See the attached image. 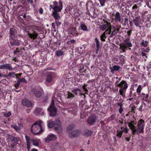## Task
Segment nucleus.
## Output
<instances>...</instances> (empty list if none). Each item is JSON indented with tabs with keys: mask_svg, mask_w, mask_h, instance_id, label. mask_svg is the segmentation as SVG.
<instances>
[{
	"mask_svg": "<svg viewBox=\"0 0 151 151\" xmlns=\"http://www.w3.org/2000/svg\"><path fill=\"white\" fill-rule=\"evenodd\" d=\"M55 126H56L54 129L56 132L59 134H60L62 132L61 128L62 124L60 121L58 119H56L54 121H51L48 123L47 126L49 128H53Z\"/></svg>",
	"mask_w": 151,
	"mask_h": 151,
	"instance_id": "1",
	"label": "nucleus"
},
{
	"mask_svg": "<svg viewBox=\"0 0 151 151\" xmlns=\"http://www.w3.org/2000/svg\"><path fill=\"white\" fill-rule=\"evenodd\" d=\"M43 131L41 126V121H37L32 124L31 127V132L35 135H37Z\"/></svg>",
	"mask_w": 151,
	"mask_h": 151,
	"instance_id": "2",
	"label": "nucleus"
},
{
	"mask_svg": "<svg viewBox=\"0 0 151 151\" xmlns=\"http://www.w3.org/2000/svg\"><path fill=\"white\" fill-rule=\"evenodd\" d=\"M145 121L142 119H140L138 121L137 125V128H134L133 134H139L144 132V127L145 125Z\"/></svg>",
	"mask_w": 151,
	"mask_h": 151,
	"instance_id": "3",
	"label": "nucleus"
},
{
	"mask_svg": "<svg viewBox=\"0 0 151 151\" xmlns=\"http://www.w3.org/2000/svg\"><path fill=\"white\" fill-rule=\"evenodd\" d=\"M117 86L120 88L119 91V94L122 96L123 98H124L125 97V93L128 87L127 82L122 80L120 83L117 85Z\"/></svg>",
	"mask_w": 151,
	"mask_h": 151,
	"instance_id": "4",
	"label": "nucleus"
},
{
	"mask_svg": "<svg viewBox=\"0 0 151 151\" xmlns=\"http://www.w3.org/2000/svg\"><path fill=\"white\" fill-rule=\"evenodd\" d=\"M132 47V44L130 42L129 37H128L124 40V42H122L120 45V49L122 50V52H124L127 48H129V50H131V48L129 47Z\"/></svg>",
	"mask_w": 151,
	"mask_h": 151,
	"instance_id": "5",
	"label": "nucleus"
},
{
	"mask_svg": "<svg viewBox=\"0 0 151 151\" xmlns=\"http://www.w3.org/2000/svg\"><path fill=\"white\" fill-rule=\"evenodd\" d=\"M11 46H19L21 43V39L19 37L16 36L12 38H10L9 40Z\"/></svg>",
	"mask_w": 151,
	"mask_h": 151,
	"instance_id": "6",
	"label": "nucleus"
},
{
	"mask_svg": "<svg viewBox=\"0 0 151 151\" xmlns=\"http://www.w3.org/2000/svg\"><path fill=\"white\" fill-rule=\"evenodd\" d=\"M9 138L11 140V143H9V148L10 147H14L18 144L19 139H17V138L12 136H11Z\"/></svg>",
	"mask_w": 151,
	"mask_h": 151,
	"instance_id": "7",
	"label": "nucleus"
},
{
	"mask_svg": "<svg viewBox=\"0 0 151 151\" xmlns=\"http://www.w3.org/2000/svg\"><path fill=\"white\" fill-rule=\"evenodd\" d=\"M97 119V117L96 115H91L88 118L87 122L89 125H93L96 123Z\"/></svg>",
	"mask_w": 151,
	"mask_h": 151,
	"instance_id": "8",
	"label": "nucleus"
},
{
	"mask_svg": "<svg viewBox=\"0 0 151 151\" xmlns=\"http://www.w3.org/2000/svg\"><path fill=\"white\" fill-rule=\"evenodd\" d=\"M136 120V119L134 118L133 120H129L127 122L128 126L129 127L130 129H131L132 132H133L134 128H136V127L134 125V124H136L137 122Z\"/></svg>",
	"mask_w": 151,
	"mask_h": 151,
	"instance_id": "9",
	"label": "nucleus"
},
{
	"mask_svg": "<svg viewBox=\"0 0 151 151\" xmlns=\"http://www.w3.org/2000/svg\"><path fill=\"white\" fill-rule=\"evenodd\" d=\"M103 21H104L103 24L100 25L99 27L100 30L102 31H104L106 30V28H108L109 27L111 26L110 22L105 19H104Z\"/></svg>",
	"mask_w": 151,
	"mask_h": 151,
	"instance_id": "10",
	"label": "nucleus"
},
{
	"mask_svg": "<svg viewBox=\"0 0 151 151\" xmlns=\"http://www.w3.org/2000/svg\"><path fill=\"white\" fill-rule=\"evenodd\" d=\"M47 110L50 112L49 115L50 116L53 117L56 116L57 113V109L55 107H49Z\"/></svg>",
	"mask_w": 151,
	"mask_h": 151,
	"instance_id": "11",
	"label": "nucleus"
},
{
	"mask_svg": "<svg viewBox=\"0 0 151 151\" xmlns=\"http://www.w3.org/2000/svg\"><path fill=\"white\" fill-rule=\"evenodd\" d=\"M28 36L31 39L35 40L36 39L38 35L37 32L36 31L32 30L27 32Z\"/></svg>",
	"mask_w": 151,
	"mask_h": 151,
	"instance_id": "12",
	"label": "nucleus"
},
{
	"mask_svg": "<svg viewBox=\"0 0 151 151\" xmlns=\"http://www.w3.org/2000/svg\"><path fill=\"white\" fill-rule=\"evenodd\" d=\"M81 132L80 130H74L69 133V136L71 138L77 137L80 135Z\"/></svg>",
	"mask_w": 151,
	"mask_h": 151,
	"instance_id": "13",
	"label": "nucleus"
},
{
	"mask_svg": "<svg viewBox=\"0 0 151 151\" xmlns=\"http://www.w3.org/2000/svg\"><path fill=\"white\" fill-rule=\"evenodd\" d=\"M22 104L27 107H30L32 105L31 101L26 99H24L22 101Z\"/></svg>",
	"mask_w": 151,
	"mask_h": 151,
	"instance_id": "14",
	"label": "nucleus"
},
{
	"mask_svg": "<svg viewBox=\"0 0 151 151\" xmlns=\"http://www.w3.org/2000/svg\"><path fill=\"white\" fill-rule=\"evenodd\" d=\"M56 135L53 134H51L49 135H48L47 137L45 138V141L47 142H49L51 141L55 140L57 138Z\"/></svg>",
	"mask_w": 151,
	"mask_h": 151,
	"instance_id": "15",
	"label": "nucleus"
},
{
	"mask_svg": "<svg viewBox=\"0 0 151 151\" xmlns=\"http://www.w3.org/2000/svg\"><path fill=\"white\" fill-rule=\"evenodd\" d=\"M141 22V20L140 16H138L134 18L133 19V22L136 26L139 27H141L139 24Z\"/></svg>",
	"mask_w": 151,
	"mask_h": 151,
	"instance_id": "16",
	"label": "nucleus"
},
{
	"mask_svg": "<svg viewBox=\"0 0 151 151\" xmlns=\"http://www.w3.org/2000/svg\"><path fill=\"white\" fill-rule=\"evenodd\" d=\"M16 32V29L14 28H11L9 29V38H12L13 37H16L15 33Z\"/></svg>",
	"mask_w": 151,
	"mask_h": 151,
	"instance_id": "17",
	"label": "nucleus"
},
{
	"mask_svg": "<svg viewBox=\"0 0 151 151\" xmlns=\"http://www.w3.org/2000/svg\"><path fill=\"white\" fill-rule=\"evenodd\" d=\"M31 91L33 92L34 95L37 98H40L41 96L42 93L41 92L36 89H33Z\"/></svg>",
	"mask_w": 151,
	"mask_h": 151,
	"instance_id": "18",
	"label": "nucleus"
},
{
	"mask_svg": "<svg viewBox=\"0 0 151 151\" xmlns=\"http://www.w3.org/2000/svg\"><path fill=\"white\" fill-rule=\"evenodd\" d=\"M115 21L117 22H120L121 21V18L120 13L119 12H116L115 15Z\"/></svg>",
	"mask_w": 151,
	"mask_h": 151,
	"instance_id": "19",
	"label": "nucleus"
},
{
	"mask_svg": "<svg viewBox=\"0 0 151 151\" xmlns=\"http://www.w3.org/2000/svg\"><path fill=\"white\" fill-rule=\"evenodd\" d=\"M140 97L142 98V100L146 102H147L149 97V95L148 94H145L142 93L140 95Z\"/></svg>",
	"mask_w": 151,
	"mask_h": 151,
	"instance_id": "20",
	"label": "nucleus"
},
{
	"mask_svg": "<svg viewBox=\"0 0 151 151\" xmlns=\"http://www.w3.org/2000/svg\"><path fill=\"white\" fill-rule=\"evenodd\" d=\"M75 127V125L73 124H71L69 125L67 128V132L69 134V133L71 132L74 129Z\"/></svg>",
	"mask_w": 151,
	"mask_h": 151,
	"instance_id": "21",
	"label": "nucleus"
},
{
	"mask_svg": "<svg viewBox=\"0 0 151 151\" xmlns=\"http://www.w3.org/2000/svg\"><path fill=\"white\" fill-rule=\"evenodd\" d=\"M53 74L50 73L48 74L46 76V82L47 83H50L52 80L53 78Z\"/></svg>",
	"mask_w": 151,
	"mask_h": 151,
	"instance_id": "22",
	"label": "nucleus"
},
{
	"mask_svg": "<svg viewBox=\"0 0 151 151\" xmlns=\"http://www.w3.org/2000/svg\"><path fill=\"white\" fill-rule=\"evenodd\" d=\"M112 29V31L111 32V35L109 36L110 37H112L113 36L116 35L118 32L116 30V27L114 26H112V28H111Z\"/></svg>",
	"mask_w": 151,
	"mask_h": 151,
	"instance_id": "23",
	"label": "nucleus"
},
{
	"mask_svg": "<svg viewBox=\"0 0 151 151\" xmlns=\"http://www.w3.org/2000/svg\"><path fill=\"white\" fill-rule=\"evenodd\" d=\"M78 68H79L78 70L79 72L81 73H85V71L86 70V69L84 70V67L83 64H80L78 66Z\"/></svg>",
	"mask_w": 151,
	"mask_h": 151,
	"instance_id": "24",
	"label": "nucleus"
},
{
	"mask_svg": "<svg viewBox=\"0 0 151 151\" xmlns=\"http://www.w3.org/2000/svg\"><path fill=\"white\" fill-rule=\"evenodd\" d=\"M3 69H8L9 70H11L13 69L11 65L9 63L3 65Z\"/></svg>",
	"mask_w": 151,
	"mask_h": 151,
	"instance_id": "25",
	"label": "nucleus"
},
{
	"mask_svg": "<svg viewBox=\"0 0 151 151\" xmlns=\"http://www.w3.org/2000/svg\"><path fill=\"white\" fill-rule=\"evenodd\" d=\"M111 27H109L107 28L105 32L103 33V34H104L106 36V35H111Z\"/></svg>",
	"mask_w": 151,
	"mask_h": 151,
	"instance_id": "26",
	"label": "nucleus"
},
{
	"mask_svg": "<svg viewBox=\"0 0 151 151\" xmlns=\"http://www.w3.org/2000/svg\"><path fill=\"white\" fill-rule=\"evenodd\" d=\"M92 133L93 131L88 129H86L85 132V135L86 137L91 136Z\"/></svg>",
	"mask_w": 151,
	"mask_h": 151,
	"instance_id": "27",
	"label": "nucleus"
},
{
	"mask_svg": "<svg viewBox=\"0 0 151 151\" xmlns=\"http://www.w3.org/2000/svg\"><path fill=\"white\" fill-rule=\"evenodd\" d=\"M52 15L54 17L55 20L59 19L60 18L59 14L55 12H52Z\"/></svg>",
	"mask_w": 151,
	"mask_h": 151,
	"instance_id": "28",
	"label": "nucleus"
},
{
	"mask_svg": "<svg viewBox=\"0 0 151 151\" xmlns=\"http://www.w3.org/2000/svg\"><path fill=\"white\" fill-rule=\"evenodd\" d=\"M53 9L54 11L53 12H55L57 13L60 12L62 10V9L60 8L58 6H54L53 8Z\"/></svg>",
	"mask_w": 151,
	"mask_h": 151,
	"instance_id": "29",
	"label": "nucleus"
},
{
	"mask_svg": "<svg viewBox=\"0 0 151 151\" xmlns=\"http://www.w3.org/2000/svg\"><path fill=\"white\" fill-rule=\"evenodd\" d=\"M55 55L58 57H59L62 55H64L63 52L61 50H57L56 51Z\"/></svg>",
	"mask_w": 151,
	"mask_h": 151,
	"instance_id": "30",
	"label": "nucleus"
},
{
	"mask_svg": "<svg viewBox=\"0 0 151 151\" xmlns=\"http://www.w3.org/2000/svg\"><path fill=\"white\" fill-rule=\"evenodd\" d=\"M94 40L96 44V47L97 48V50H99L100 47V42L97 38H95Z\"/></svg>",
	"mask_w": 151,
	"mask_h": 151,
	"instance_id": "31",
	"label": "nucleus"
},
{
	"mask_svg": "<svg viewBox=\"0 0 151 151\" xmlns=\"http://www.w3.org/2000/svg\"><path fill=\"white\" fill-rule=\"evenodd\" d=\"M80 27L81 29L84 31H88V29L86 25L83 24H80Z\"/></svg>",
	"mask_w": 151,
	"mask_h": 151,
	"instance_id": "32",
	"label": "nucleus"
},
{
	"mask_svg": "<svg viewBox=\"0 0 151 151\" xmlns=\"http://www.w3.org/2000/svg\"><path fill=\"white\" fill-rule=\"evenodd\" d=\"M41 109L40 108H36L34 111L35 114L36 116L38 115L40 112H41Z\"/></svg>",
	"mask_w": 151,
	"mask_h": 151,
	"instance_id": "33",
	"label": "nucleus"
},
{
	"mask_svg": "<svg viewBox=\"0 0 151 151\" xmlns=\"http://www.w3.org/2000/svg\"><path fill=\"white\" fill-rule=\"evenodd\" d=\"M117 133L116 135L119 138H121L123 133L122 130H117L116 132Z\"/></svg>",
	"mask_w": 151,
	"mask_h": 151,
	"instance_id": "34",
	"label": "nucleus"
},
{
	"mask_svg": "<svg viewBox=\"0 0 151 151\" xmlns=\"http://www.w3.org/2000/svg\"><path fill=\"white\" fill-rule=\"evenodd\" d=\"M72 92L73 93L75 94L76 95H77L78 93H80L81 92V90L78 88H77V89L73 90L72 91Z\"/></svg>",
	"mask_w": 151,
	"mask_h": 151,
	"instance_id": "35",
	"label": "nucleus"
},
{
	"mask_svg": "<svg viewBox=\"0 0 151 151\" xmlns=\"http://www.w3.org/2000/svg\"><path fill=\"white\" fill-rule=\"evenodd\" d=\"M142 89L141 85H139L137 89V92L138 93V94H140L141 93V91Z\"/></svg>",
	"mask_w": 151,
	"mask_h": 151,
	"instance_id": "36",
	"label": "nucleus"
},
{
	"mask_svg": "<svg viewBox=\"0 0 151 151\" xmlns=\"http://www.w3.org/2000/svg\"><path fill=\"white\" fill-rule=\"evenodd\" d=\"M70 34H72L73 36L76 37L78 36L79 33L78 31L76 30L75 31L72 32Z\"/></svg>",
	"mask_w": 151,
	"mask_h": 151,
	"instance_id": "37",
	"label": "nucleus"
},
{
	"mask_svg": "<svg viewBox=\"0 0 151 151\" xmlns=\"http://www.w3.org/2000/svg\"><path fill=\"white\" fill-rule=\"evenodd\" d=\"M25 138L26 140L27 143H31V139H30L29 137L27 135H25Z\"/></svg>",
	"mask_w": 151,
	"mask_h": 151,
	"instance_id": "38",
	"label": "nucleus"
},
{
	"mask_svg": "<svg viewBox=\"0 0 151 151\" xmlns=\"http://www.w3.org/2000/svg\"><path fill=\"white\" fill-rule=\"evenodd\" d=\"M107 37V35L106 36V35H104V34H103L100 36L101 40L103 42H105V39Z\"/></svg>",
	"mask_w": 151,
	"mask_h": 151,
	"instance_id": "39",
	"label": "nucleus"
},
{
	"mask_svg": "<svg viewBox=\"0 0 151 151\" xmlns=\"http://www.w3.org/2000/svg\"><path fill=\"white\" fill-rule=\"evenodd\" d=\"M31 142H32L33 143V145H34L36 146H38L39 145V143L38 142L34 139H32Z\"/></svg>",
	"mask_w": 151,
	"mask_h": 151,
	"instance_id": "40",
	"label": "nucleus"
},
{
	"mask_svg": "<svg viewBox=\"0 0 151 151\" xmlns=\"http://www.w3.org/2000/svg\"><path fill=\"white\" fill-rule=\"evenodd\" d=\"M74 97V96L71 93L68 91V98L70 99L73 98Z\"/></svg>",
	"mask_w": 151,
	"mask_h": 151,
	"instance_id": "41",
	"label": "nucleus"
},
{
	"mask_svg": "<svg viewBox=\"0 0 151 151\" xmlns=\"http://www.w3.org/2000/svg\"><path fill=\"white\" fill-rule=\"evenodd\" d=\"M148 44V42L146 40H145V42L144 40L141 42V45L145 47H146L147 46Z\"/></svg>",
	"mask_w": 151,
	"mask_h": 151,
	"instance_id": "42",
	"label": "nucleus"
},
{
	"mask_svg": "<svg viewBox=\"0 0 151 151\" xmlns=\"http://www.w3.org/2000/svg\"><path fill=\"white\" fill-rule=\"evenodd\" d=\"M76 42V40H72L68 41L67 42V43L68 45H70L71 44H75Z\"/></svg>",
	"mask_w": 151,
	"mask_h": 151,
	"instance_id": "43",
	"label": "nucleus"
},
{
	"mask_svg": "<svg viewBox=\"0 0 151 151\" xmlns=\"http://www.w3.org/2000/svg\"><path fill=\"white\" fill-rule=\"evenodd\" d=\"M15 75L16 74H15V73L13 72H10L8 74V76L9 77H14Z\"/></svg>",
	"mask_w": 151,
	"mask_h": 151,
	"instance_id": "44",
	"label": "nucleus"
},
{
	"mask_svg": "<svg viewBox=\"0 0 151 151\" xmlns=\"http://www.w3.org/2000/svg\"><path fill=\"white\" fill-rule=\"evenodd\" d=\"M100 3L101 5L103 6L105 5V3L106 0H98Z\"/></svg>",
	"mask_w": 151,
	"mask_h": 151,
	"instance_id": "45",
	"label": "nucleus"
},
{
	"mask_svg": "<svg viewBox=\"0 0 151 151\" xmlns=\"http://www.w3.org/2000/svg\"><path fill=\"white\" fill-rule=\"evenodd\" d=\"M17 80L20 83V82L25 83L26 82L25 79L24 78L19 79Z\"/></svg>",
	"mask_w": 151,
	"mask_h": 151,
	"instance_id": "46",
	"label": "nucleus"
},
{
	"mask_svg": "<svg viewBox=\"0 0 151 151\" xmlns=\"http://www.w3.org/2000/svg\"><path fill=\"white\" fill-rule=\"evenodd\" d=\"M63 1L62 0H59L58 3V6L60 8L63 9Z\"/></svg>",
	"mask_w": 151,
	"mask_h": 151,
	"instance_id": "47",
	"label": "nucleus"
},
{
	"mask_svg": "<svg viewBox=\"0 0 151 151\" xmlns=\"http://www.w3.org/2000/svg\"><path fill=\"white\" fill-rule=\"evenodd\" d=\"M150 50V49L149 48V47H147L146 49L143 48L142 50V51L145 52V53H148L149 52V50Z\"/></svg>",
	"mask_w": 151,
	"mask_h": 151,
	"instance_id": "48",
	"label": "nucleus"
},
{
	"mask_svg": "<svg viewBox=\"0 0 151 151\" xmlns=\"http://www.w3.org/2000/svg\"><path fill=\"white\" fill-rule=\"evenodd\" d=\"M114 70H118L120 69V67L116 65L114 66L113 67Z\"/></svg>",
	"mask_w": 151,
	"mask_h": 151,
	"instance_id": "49",
	"label": "nucleus"
},
{
	"mask_svg": "<svg viewBox=\"0 0 151 151\" xmlns=\"http://www.w3.org/2000/svg\"><path fill=\"white\" fill-rule=\"evenodd\" d=\"M115 118V116L114 114H112L109 118V120L111 121L113 120Z\"/></svg>",
	"mask_w": 151,
	"mask_h": 151,
	"instance_id": "50",
	"label": "nucleus"
},
{
	"mask_svg": "<svg viewBox=\"0 0 151 151\" xmlns=\"http://www.w3.org/2000/svg\"><path fill=\"white\" fill-rule=\"evenodd\" d=\"M11 115V113L10 112H8L5 113L4 114V116L6 117L9 116Z\"/></svg>",
	"mask_w": 151,
	"mask_h": 151,
	"instance_id": "51",
	"label": "nucleus"
},
{
	"mask_svg": "<svg viewBox=\"0 0 151 151\" xmlns=\"http://www.w3.org/2000/svg\"><path fill=\"white\" fill-rule=\"evenodd\" d=\"M55 22L56 24V25L58 27L61 24V23L59 21L58 19L55 20Z\"/></svg>",
	"mask_w": 151,
	"mask_h": 151,
	"instance_id": "52",
	"label": "nucleus"
},
{
	"mask_svg": "<svg viewBox=\"0 0 151 151\" xmlns=\"http://www.w3.org/2000/svg\"><path fill=\"white\" fill-rule=\"evenodd\" d=\"M20 83L19 82L17 81V83H16L14 85V86L17 89L18 88L19 86L20 85Z\"/></svg>",
	"mask_w": 151,
	"mask_h": 151,
	"instance_id": "53",
	"label": "nucleus"
},
{
	"mask_svg": "<svg viewBox=\"0 0 151 151\" xmlns=\"http://www.w3.org/2000/svg\"><path fill=\"white\" fill-rule=\"evenodd\" d=\"M116 30L119 32L121 28V26L120 25H117L116 26Z\"/></svg>",
	"mask_w": 151,
	"mask_h": 151,
	"instance_id": "54",
	"label": "nucleus"
},
{
	"mask_svg": "<svg viewBox=\"0 0 151 151\" xmlns=\"http://www.w3.org/2000/svg\"><path fill=\"white\" fill-rule=\"evenodd\" d=\"M128 129L127 127H126L123 129V130H122V131L123 133L124 132L125 133H127L128 132Z\"/></svg>",
	"mask_w": 151,
	"mask_h": 151,
	"instance_id": "55",
	"label": "nucleus"
},
{
	"mask_svg": "<svg viewBox=\"0 0 151 151\" xmlns=\"http://www.w3.org/2000/svg\"><path fill=\"white\" fill-rule=\"evenodd\" d=\"M55 107L54 101L53 100H52L51 104L50 105L49 107Z\"/></svg>",
	"mask_w": 151,
	"mask_h": 151,
	"instance_id": "56",
	"label": "nucleus"
},
{
	"mask_svg": "<svg viewBox=\"0 0 151 151\" xmlns=\"http://www.w3.org/2000/svg\"><path fill=\"white\" fill-rule=\"evenodd\" d=\"M141 55L142 56H145L146 58H148V56L146 55V54L145 53V52L142 51Z\"/></svg>",
	"mask_w": 151,
	"mask_h": 151,
	"instance_id": "57",
	"label": "nucleus"
},
{
	"mask_svg": "<svg viewBox=\"0 0 151 151\" xmlns=\"http://www.w3.org/2000/svg\"><path fill=\"white\" fill-rule=\"evenodd\" d=\"M30 143H27V148L28 151H30Z\"/></svg>",
	"mask_w": 151,
	"mask_h": 151,
	"instance_id": "58",
	"label": "nucleus"
},
{
	"mask_svg": "<svg viewBox=\"0 0 151 151\" xmlns=\"http://www.w3.org/2000/svg\"><path fill=\"white\" fill-rule=\"evenodd\" d=\"M82 88L83 89V90L85 91V93L86 94H88V90L87 89V88H86V87H82Z\"/></svg>",
	"mask_w": 151,
	"mask_h": 151,
	"instance_id": "59",
	"label": "nucleus"
},
{
	"mask_svg": "<svg viewBox=\"0 0 151 151\" xmlns=\"http://www.w3.org/2000/svg\"><path fill=\"white\" fill-rule=\"evenodd\" d=\"M117 105L119 106L120 108L122 107L123 104L121 102H117L116 103Z\"/></svg>",
	"mask_w": 151,
	"mask_h": 151,
	"instance_id": "60",
	"label": "nucleus"
},
{
	"mask_svg": "<svg viewBox=\"0 0 151 151\" xmlns=\"http://www.w3.org/2000/svg\"><path fill=\"white\" fill-rule=\"evenodd\" d=\"M122 23L123 26H126V25L128 24V22L124 21V22H122Z\"/></svg>",
	"mask_w": 151,
	"mask_h": 151,
	"instance_id": "61",
	"label": "nucleus"
},
{
	"mask_svg": "<svg viewBox=\"0 0 151 151\" xmlns=\"http://www.w3.org/2000/svg\"><path fill=\"white\" fill-rule=\"evenodd\" d=\"M11 127H12L14 129H15L16 130H17L18 129V126L17 125H12Z\"/></svg>",
	"mask_w": 151,
	"mask_h": 151,
	"instance_id": "62",
	"label": "nucleus"
},
{
	"mask_svg": "<svg viewBox=\"0 0 151 151\" xmlns=\"http://www.w3.org/2000/svg\"><path fill=\"white\" fill-rule=\"evenodd\" d=\"M132 33V30H130L128 31L127 32V34L128 36H130Z\"/></svg>",
	"mask_w": 151,
	"mask_h": 151,
	"instance_id": "63",
	"label": "nucleus"
},
{
	"mask_svg": "<svg viewBox=\"0 0 151 151\" xmlns=\"http://www.w3.org/2000/svg\"><path fill=\"white\" fill-rule=\"evenodd\" d=\"M39 13L40 14H42L43 13V9L42 8H40L39 10Z\"/></svg>",
	"mask_w": 151,
	"mask_h": 151,
	"instance_id": "64",
	"label": "nucleus"
}]
</instances>
